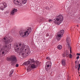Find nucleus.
Wrapping results in <instances>:
<instances>
[{"instance_id": "nucleus-1", "label": "nucleus", "mask_w": 80, "mask_h": 80, "mask_svg": "<svg viewBox=\"0 0 80 80\" xmlns=\"http://www.w3.org/2000/svg\"><path fill=\"white\" fill-rule=\"evenodd\" d=\"M13 41V38H8L7 37H5L3 38L1 41L4 42V44L5 46L3 47L2 48V46H0V55H3L5 53H7L8 52V50H7V45L11 42H12Z\"/></svg>"}, {"instance_id": "nucleus-2", "label": "nucleus", "mask_w": 80, "mask_h": 80, "mask_svg": "<svg viewBox=\"0 0 80 80\" xmlns=\"http://www.w3.org/2000/svg\"><path fill=\"white\" fill-rule=\"evenodd\" d=\"M23 65L27 68V71L29 72L31 70L30 68V65L32 68H36L38 66H39V62L38 61H34V59H29L28 61L25 62L23 63Z\"/></svg>"}, {"instance_id": "nucleus-3", "label": "nucleus", "mask_w": 80, "mask_h": 80, "mask_svg": "<svg viewBox=\"0 0 80 80\" xmlns=\"http://www.w3.org/2000/svg\"><path fill=\"white\" fill-rule=\"evenodd\" d=\"M32 28L28 27L26 30L23 29H21L19 31V34L20 36L23 38L27 37L32 32Z\"/></svg>"}, {"instance_id": "nucleus-4", "label": "nucleus", "mask_w": 80, "mask_h": 80, "mask_svg": "<svg viewBox=\"0 0 80 80\" xmlns=\"http://www.w3.org/2000/svg\"><path fill=\"white\" fill-rule=\"evenodd\" d=\"M22 51L20 52V55H21L23 58L25 57L26 56L29 55L30 51V48L27 46H24L21 48Z\"/></svg>"}, {"instance_id": "nucleus-5", "label": "nucleus", "mask_w": 80, "mask_h": 80, "mask_svg": "<svg viewBox=\"0 0 80 80\" xmlns=\"http://www.w3.org/2000/svg\"><path fill=\"white\" fill-rule=\"evenodd\" d=\"M63 20V16L61 14L59 15L57 18L53 20L54 23L58 25H59L61 23H62Z\"/></svg>"}, {"instance_id": "nucleus-6", "label": "nucleus", "mask_w": 80, "mask_h": 80, "mask_svg": "<svg viewBox=\"0 0 80 80\" xmlns=\"http://www.w3.org/2000/svg\"><path fill=\"white\" fill-rule=\"evenodd\" d=\"M7 61H12L11 63V65H13L15 64L14 62H17V59L16 56L14 55H11L10 56V57H8L7 58Z\"/></svg>"}, {"instance_id": "nucleus-7", "label": "nucleus", "mask_w": 80, "mask_h": 80, "mask_svg": "<svg viewBox=\"0 0 80 80\" xmlns=\"http://www.w3.org/2000/svg\"><path fill=\"white\" fill-rule=\"evenodd\" d=\"M71 40L69 37H67L66 38V46L67 47H68V48H69V50L70 51V53H72V47H70V42Z\"/></svg>"}, {"instance_id": "nucleus-8", "label": "nucleus", "mask_w": 80, "mask_h": 80, "mask_svg": "<svg viewBox=\"0 0 80 80\" xmlns=\"http://www.w3.org/2000/svg\"><path fill=\"white\" fill-rule=\"evenodd\" d=\"M0 4L1 6H2L0 7V10H3L4 8H5L6 7H7V3L4 1L1 2L0 3Z\"/></svg>"}, {"instance_id": "nucleus-9", "label": "nucleus", "mask_w": 80, "mask_h": 80, "mask_svg": "<svg viewBox=\"0 0 80 80\" xmlns=\"http://www.w3.org/2000/svg\"><path fill=\"white\" fill-rule=\"evenodd\" d=\"M13 2L15 5H17L19 7H21L22 5V3L20 2V0H14Z\"/></svg>"}, {"instance_id": "nucleus-10", "label": "nucleus", "mask_w": 80, "mask_h": 80, "mask_svg": "<svg viewBox=\"0 0 80 80\" xmlns=\"http://www.w3.org/2000/svg\"><path fill=\"white\" fill-rule=\"evenodd\" d=\"M17 12V9L16 8H13L12 9V11H11V15H14L15 13H16Z\"/></svg>"}, {"instance_id": "nucleus-11", "label": "nucleus", "mask_w": 80, "mask_h": 80, "mask_svg": "<svg viewBox=\"0 0 80 80\" xmlns=\"http://www.w3.org/2000/svg\"><path fill=\"white\" fill-rule=\"evenodd\" d=\"M47 65V67L48 68L50 66V67H52V62H48L46 63V66Z\"/></svg>"}, {"instance_id": "nucleus-12", "label": "nucleus", "mask_w": 80, "mask_h": 80, "mask_svg": "<svg viewBox=\"0 0 80 80\" xmlns=\"http://www.w3.org/2000/svg\"><path fill=\"white\" fill-rule=\"evenodd\" d=\"M61 63L63 66H65V65H66V61H65V60L64 59H62V60Z\"/></svg>"}, {"instance_id": "nucleus-13", "label": "nucleus", "mask_w": 80, "mask_h": 80, "mask_svg": "<svg viewBox=\"0 0 80 80\" xmlns=\"http://www.w3.org/2000/svg\"><path fill=\"white\" fill-rule=\"evenodd\" d=\"M15 52H17L18 53H20V52H22V49H19V48H17V49H16L15 50Z\"/></svg>"}, {"instance_id": "nucleus-14", "label": "nucleus", "mask_w": 80, "mask_h": 80, "mask_svg": "<svg viewBox=\"0 0 80 80\" xmlns=\"http://www.w3.org/2000/svg\"><path fill=\"white\" fill-rule=\"evenodd\" d=\"M62 37H63V35L60 34H59L58 35L57 38L58 40L62 38Z\"/></svg>"}, {"instance_id": "nucleus-15", "label": "nucleus", "mask_w": 80, "mask_h": 80, "mask_svg": "<svg viewBox=\"0 0 80 80\" xmlns=\"http://www.w3.org/2000/svg\"><path fill=\"white\" fill-rule=\"evenodd\" d=\"M63 33H64V30H61L59 32V34L62 35H63Z\"/></svg>"}, {"instance_id": "nucleus-16", "label": "nucleus", "mask_w": 80, "mask_h": 80, "mask_svg": "<svg viewBox=\"0 0 80 80\" xmlns=\"http://www.w3.org/2000/svg\"><path fill=\"white\" fill-rule=\"evenodd\" d=\"M57 48L58 50H61L62 48V45H59L58 46Z\"/></svg>"}, {"instance_id": "nucleus-17", "label": "nucleus", "mask_w": 80, "mask_h": 80, "mask_svg": "<svg viewBox=\"0 0 80 80\" xmlns=\"http://www.w3.org/2000/svg\"><path fill=\"white\" fill-rule=\"evenodd\" d=\"M19 47L21 48V49H22L21 48H23V47H25L24 46V44L22 45L21 44H19Z\"/></svg>"}, {"instance_id": "nucleus-18", "label": "nucleus", "mask_w": 80, "mask_h": 80, "mask_svg": "<svg viewBox=\"0 0 80 80\" xmlns=\"http://www.w3.org/2000/svg\"><path fill=\"white\" fill-rule=\"evenodd\" d=\"M13 72H14V69H12L10 72V73L13 74Z\"/></svg>"}, {"instance_id": "nucleus-19", "label": "nucleus", "mask_w": 80, "mask_h": 80, "mask_svg": "<svg viewBox=\"0 0 80 80\" xmlns=\"http://www.w3.org/2000/svg\"><path fill=\"white\" fill-rule=\"evenodd\" d=\"M27 0H23L22 3L23 4H25V3H27Z\"/></svg>"}, {"instance_id": "nucleus-20", "label": "nucleus", "mask_w": 80, "mask_h": 80, "mask_svg": "<svg viewBox=\"0 0 80 80\" xmlns=\"http://www.w3.org/2000/svg\"><path fill=\"white\" fill-rule=\"evenodd\" d=\"M65 56H66V54H65V53H64L62 54V56L63 57H65Z\"/></svg>"}, {"instance_id": "nucleus-21", "label": "nucleus", "mask_w": 80, "mask_h": 80, "mask_svg": "<svg viewBox=\"0 0 80 80\" xmlns=\"http://www.w3.org/2000/svg\"><path fill=\"white\" fill-rule=\"evenodd\" d=\"M43 80V78H42V76H40V77L39 78V80Z\"/></svg>"}, {"instance_id": "nucleus-22", "label": "nucleus", "mask_w": 80, "mask_h": 80, "mask_svg": "<svg viewBox=\"0 0 80 80\" xmlns=\"http://www.w3.org/2000/svg\"><path fill=\"white\" fill-rule=\"evenodd\" d=\"M69 58H72V55L71 54H69Z\"/></svg>"}, {"instance_id": "nucleus-23", "label": "nucleus", "mask_w": 80, "mask_h": 80, "mask_svg": "<svg viewBox=\"0 0 80 80\" xmlns=\"http://www.w3.org/2000/svg\"><path fill=\"white\" fill-rule=\"evenodd\" d=\"M53 21V20L52 19H49L48 20V22H52Z\"/></svg>"}, {"instance_id": "nucleus-24", "label": "nucleus", "mask_w": 80, "mask_h": 80, "mask_svg": "<svg viewBox=\"0 0 80 80\" xmlns=\"http://www.w3.org/2000/svg\"><path fill=\"white\" fill-rule=\"evenodd\" d=\"M46 59H47L48 60H50V58L48 57H46Z\"/></svg>"}, {"instance_id": "nucleus-25", "label": "nucleus", "mask_w": 80, "mask_h": 80, "mask_svg": "<svg viewBox=\"0 0 80 80\" xmlns=\"http://www.w3.org/2000/svg\"><path fill=\"white\" fill-rule=\"evenodd\" d=\"M46 9H47V10H49V7H46Z\"/></svg>"}, {"instance_id": "nucleus-26", "label": "nucleus", "mask_w": 80, "mask_h": 80, "mask_svg": "<svg viewBox=\"0 0 80 80\" xmlns=\"http://www.w3.org/2000/svg\"><path fill=\"white\" fill-rule=\"evenodd\" d=\"M12 74H11V73H10V74H9V76L11 77H12Z\"/></svg>"}, {"instance_id": "nucleus-27", "label": "nucleus", "mask_w": 80, "mask_h": 80, "mask_svg": "<svg viewBox=\"0 0 80 80\" xmlns=\"http://www.w3.org/2000/svg\"><path fill=\"white\" fill-rule=\"evenodd\" d=\"M18 66H19V65H18V64H16V67H18Z\"/></svg>"}, {"instance_id": "nucleus-28", "label": "nucleus", "mask_w": 80, "mask_h": 80, "mask_svg": "<svg viewBox=\"0 0 80 80\" xmlns=\"http://www.w3.org/2000/svg\"><path fill=\"white\" fill-rule=\"evenodd\" d=\"M46 37H48V36H49V34H48V33L46 34Z\"/></svg>"}, {"instance_id": "nucleus-29", "label": "nucleus", "mask_w": 80, "mask_h": 80, "mask_svg": "<svg viewBox=\"0 0 80 80\" xmlns=\"http://www.w3.org/2000/svg\"><path fill=\"white\" fill-rule=\"evenodd\" d=\"M79 57H79V56H77V60H78V59L79 58Z\"/></svg>"}, {"instance_id": "nucleus-30", "label": "nucleus", "mask_w": 80, "mask_h": 80, "mask_svg": "<svg viewBox=\"0 0 80 80\" xmlns=\"http://www.w3.org/2000/svg\"><path fill=\"white\" fill-rule=\"evenodd\" d=\"M6 13H9V12L8 11H7L6 12Z\"/></svg>"}, {"instance_id": "nucleus-31", "label": "nucleus", "mask_w": 80, "mask_h": 80, "mask_svg": "<svg viewBox=\"0 0 80 80\" xmlns=\"http://www.w3.org/2000/svg\"><path fill=\"white\" fill-rule=\"evenodd\" d=\"M77 56H78V55L80 56V53H77Z\"/></svg>"}, {"instance_id": "nucleus-32", "label": "nucleus", "mask_w": 80, "mask_h": 80, "mask_svg": "<svg viewBox=\"0 0 80 80\" xmlns=\"http://www.w3.org/2000/svg\"><path fill=\"white\" fill-rule=\"evenodd\" d=\"M45 70H46V71H47V70H48V69L47 68H45Z\"/></svg>"}, {"instance_id": "nucleus-33", "label": "nucleus", "mask_w": 80, "mask_h": 80, "mask_svg": "<svg viewBox=\"0 0 80 80\" xmlns=\"http://www.w3.org/2000/svg\"><path fill=\"white\" fill-rule=\"evenodd\" d=\"M18 47V45H16V47Z\"/></svg>"}, {"instance_id": "nucleus-34", "label": "nucleus", "mask_w": 80, "mask_h": 80, "mask_svg": "<svg viewBox=\"0 0 80 80\" xmlns=\"http://www.w3.org/2000/svg\"><path fill=\"white\" fill-rule=\"evenodd\" d=\"M12 34L13 35H15V32H13V33H12Z\"/></svg>"}, {"instance_id": "nucleus-35", "label": "nucleus", "mask_w": 80, "mask_h": 80, "mask_svg": "<svg viewBox=\"0 0 80 80\" xmlns=\"http://www.w3.org/2000/svg\"><path fill=\"white\" fill-rule=\"evenodd\" d=\"M79 68H80V64H79Z\"/></svg>"}, {"instance_id": "nucleus-36", "label": "nucleus", "mask_w": 80, "mask_h": 80, "mask_svg": "<svg viewBox=\"0 0 80 80\" xmlns=\"http://www.w3.org/2000/svg\"><path fill=\"white\" fill-rule=\"evenodd\" d=\"M78 70H80V68H78Z\"/></svg>"}, {"instance_id": "nucleus-37", "label": "nucleus", "mask_w": 80, "mask_h": 80, "mask_svg": "<svg viewBox=\"0 0 80 80\" xmlns=\"http://www.w3.org/2000/svg\"><path fill=\"white\" fill-rule=\"evenodd\" d=\"M77 27H79L78 25H77Z\"/></svg>"}, {"instance_id": "nucleus-38", "label": "nucleus", "mask_w": 80, "mask_h": 80, "mask_svg": "<svg viewBox=\"0 0 80 80\" xmlns=\"http://www.w3.org/2000/svg\"><path fill=\"white\" fill-rule=\"evenodd\" d=\"M67 55L68 56V54H67Z\"/></svg>"}]
</instances>
